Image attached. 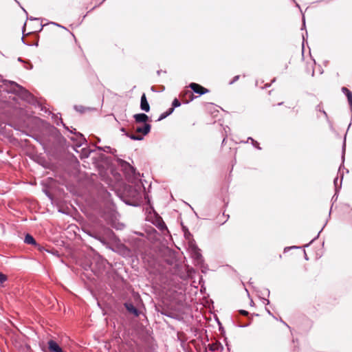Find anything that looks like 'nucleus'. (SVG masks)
Instances as JSON below:
<instances>
[{
  "instance_id": "obj_14",
  "label": "nucleus",
  "mask_w": 352,
  "mask_h": 352,
  "mask_svg": "<svg viewBox=\"0 0 352 352\" xmlns=\"http://www.w3.org/2000/svg\"><path fill=\"white\" fill-rule=\"evenodd\" d=\"M239 78V76H235L233 78V80L230 82V84H232L234 83V82H236V80H238V79Z\"/></svg>"
},
{
  "instance_id": "obj_1",
  "label": "nucleus",
  "mask_w": 352,
  "mask_h": 352,
  "mask_svg": "<svg viewBox=\"0 0 352 352\" xmlns=\"http://www.w3.org/2000/svg\"><path fill=\"white\" fill-rule=\"evenodd\" d=\"M188 250L191 256L196 260L198 263L202 261V256L200 253V250L196 245L194 241H188Z\"/></svg>"
},
{
  "instance_id": "obj_15",
  "label": "nucleus",
  "mask_w": 352,
  "mask_h": 352,
  "mask_svg": "<svg viewBox=\"0 0 352 352\" xmlns=\"http://www.w3.org/2000/svg\"><path fill=\"white\" fill-rule=\"evenodd\" d=\"M240 313L243 316H247L248 314V312L245 310H240Z\"/></svg>"
},
{
  "instance_id": "obj_16",
  "label": "nucleus",
  "mask_w": 352,
  "mask_h": 352,
  "mask_svg": "<svg viewBox=\"0 0 352 352\" xmlns=\"http://www.w3.org/2000/svg\"><path fill=\"white\" fill-rule=\"evenodd\" d=\"M249 139L252 140V143H253V144H254V146L258 147V146H257V144H258V142H257L254 141V140L252 138H250Z\"/></svg>"
},
{
  "instance_id": "obj_10",
  "label": "nucleus",
  "mask_w": 352,
  "mask_h": 352,
  "mask_svg": "<svg viewBox=\"0 0 352 352\" xmlns=\"http://www.w3.org/2000/svg\"><path fill=\"white\" fill-rule=\"evenodd\" d=\"M180 104H181L180 102L177 98H175L173 101V103H172L173 107L172 108H173V109H174L175 107H179Z\"/></svg>"
},
{
  "instance_id": "obj_9",
  "label": "nucleus",
  "mask_w": 352,
  "mask_h": 352,
  "mask_svg": "<svg viewBox=\"0 0 352 352\" xmlns=\"http://www.w3.org/2000/svg\"><path fill=\"white\" fill-rule=\"evenodd\" d=\"M173 112V108H170L167 111H166V112H164V113H163L162 114L160 115L158 120H161L162 119H164L168 116L170 115Z\"/></svg>"
},
{
  "instance_id": "obj_2",
  "label": "nucleus",
  "mask_w": 352,
  "mask_h": 352,
  "mask_svg": "<svg viewBox=\"0 0 352 352\" xmlns=\"http://www.w3.org/2000/svg\"><path fill=\"white\" fill-rule=\"evenodd\" d=\"M189 87L195 93L198 94L199 95L205 94L209 91L208 89L195 82L190 83Z\"/></svg>"
},
{
  "instance_id": "obj_11",
  "label": "nucleus",
  "mask_w": 352,
  "mask_h": 352,
  "mask_svg": "<svg viewBox=\"0 0 352 352\" xmlns=\"http://www.w3.org/2000/svg\"><path fill=\"white\" fill-rule=\"evenodd\" d=\"M7 280V276L0 272V284H3L4 282Z\"/></svg>"
},
{
  "instance_id": "obj_5",
  "label": "nucleus",
  "mask_w": 352,
  "mask_h": 352,
  "mask_svg": "<svg viewBox=\"0 0 352 352\" xmlns=\"http://www.w3.org/2000/svg\"><path fill=\"white\" fill-rule=\"evenodd\" d=\"M133 117H134L135 122H138V123L146 124V122L148 120V117L144 113L135 114Z\"/></svg>"
},
{
  "instance_id": "obj_4",
  "label": "nucleus",
  "mask_w": 352,
  "mask_h": 352,
  "mask_svg": "<svg viewBox=\"0 0 352 352\" xmlns=\"http://www.w3.org/2000/svg\"><path fill=\"white\" fill-rule=\"evenodd\" d=\"M48 348L51 352H63V350L59 345L52 340H49Z\"/></svg>"
},
{
  "instance_id": "obj_17",
  "label": "nucleus",
  "mask_w": 352,
  "mask_h": 352,
  "mask_svg": "<svg viewBox=\"0 0 352 352\" xmlns=\"http://www.w3.org/2000/svg\"><path fill=\"white\" fill-rule=\"evenodd\" d=\"M186 94H189L190 96H192V93L189 91L186 92Z\"/></svg>"
},
{
  "instance_id": "obj_7",
  "label": "nucleus",
  "mask_w": 352,
  "mask_h": 352,
  "mask_svg": "<svg viewBox=\"0 0 352 352\" xmlns=\"http://www.w3.org/2000/svg\"><path fill=\"white\" fill-rule=\"evenodd\" d=\"M124 307L127 309V311L131 314H133L134 316H138L139 313L138 309L133 306L131 303H125Z\"/></svg>"
},
{
  "instance_id": "obj_13",
  "label": "nucleus",
  "mask_w": 352,
  "mask_h": 352,
  "mask_svg": "<svg viewBox=\"0 0 352 352\" xmlns=\"http://www.w3.org/2000/svg\"><path fill=\"white\" fill-rule=\"evenodd\" d=\"M342 91L344 94H346V96H348L349 94L351 93L346 87H342Z\"/></svg>"
},
{
  "instance_id": "obj_12",
  "label": "nucleus",
  "mask_w": 352,
  "mask_h": 352,
  "mask_svg": "<svg viewBox=\"0 0 352 352\" xmlns=\"http://www.w3.org/2000/svg\"><path fill=\"white\" fill-rule=\"evenodd\" d=\"M131 138L134 140H142L143 139V137L141 135H132L131 136Z\"/></svg>"
},
{
  "instance_id": "obj_3",
  "label": "nucleus",
  "mask_w": 352,
  "mask_h": 352,
  "mask_svg": "<svg viewBox=\"0 0 352 352\" xmlns=\"http://www.w3.org/2000/svg\"><path fill=\"white\" fill-rule=\"evenodd\" d=\"M140 108L142 111L146 112H148L150 111V106L145 94H143L141 96Z\"/></svg>"
},
{
  "instance_id": "obj_8",
  "label": "nucleus",
  "mask_w": 352,
  "mask_h": 352,
  "mask_svg": "<svg viewBox=\"0 0 352 352\" xmlns=\"http://www.w3.org/2000/svg\"><path fill=\"white\" fill-rule=\"evenodd\" d=\"M24 242L25 243H27V244H31V245H35L36 244L35 239L32 237V236H31L29 234H27L25 235V239H24Z\"/></svg>"
},
{
  "instance_id": "obj_6",
  "label": "nucleus",
  "mask_w": 352,
  "mask_h": 352,
  "mask_svg": "<svg viewBox=\"0 0 352 352\" xmlns=\"http://www.w3.org/2000/svg\"><path fill=\"white\" fill-rule=\"evenodd\" d=\"M151 131V125L149 124H144L143 126H138L135 129V131L138 133H142L143 135L148 134Z\"/></svg>"
}]
</instances>
